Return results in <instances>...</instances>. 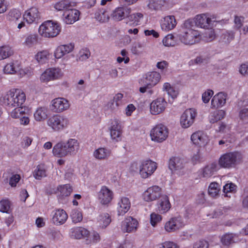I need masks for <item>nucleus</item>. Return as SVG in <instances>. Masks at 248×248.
Wrapping results in <instances>:
<instances>
[{
    "label": "nucleus",
    "mask_w": 248,
    "mask_h": 248,
    "mask_svg": "<svg viewBox=\"0 0 248 248\" xmlns=\"http://www.w3.org/2000/svg\"><path fill=\"white\" fill-rule=\"evenodd\" d=\"M79 149V143L75 139H69L66 141L57 143L53 148V155L58 157L76 155Z\"/></svg>",
    "instance_id": "1"
},
{
    "label": "nucleus",
    "mask_w": 248,
    "mask_h": 248,
    "mask_svg": "<svg viewBox=\"0 0 248 248\" xmlns=\"http://www.w3.org/2000/svg\"><path fill=\"white\" fill-rule=\"evenodd\" d=\"M192 22L186 20L184 24L182 32L179 34V39L186 45H192L198 42L201 39L199 32L191 28Z\"/></svg>",
    "instance_id": "2"
},
{
    "label": "nucleus",
    "mask_w": 248,
    "mask_h": 248,
    "mask_svg": "<svg viewBox=\"0 0 248 248\" xmlns=\"http://www.w3.org/2000/svg\"><path fill=\"white\" fill-rule=\"evenodd\" d=\"M243 155L238 152H230L221 155L218 160L219 167L230 169L235 168L243 162Z\"/></svg>",
    "instance_id": "3"
},
{
    "label": "nucleus",
    "mask_w": 248,
    "mask_h": 248,
    "mask_svg": "<svg viewBox=\"0 0 248 248\" xmlns=\"http://www.w3.org/2000/svg\"><path fill=\"white\" fill-rule=\"evenodd\" d=\"M26 99V95L23 91L18 89H13L4 95L3 102L10 109L15 107L22 106Z\"/></svg>",
    "instance_id": "4"
},
{
    "label": "nucleus",
    "mask_w": 248,
    "mask_h": 248,
    "mask_svg": "<svg viewBox=\"0 0 248 248\" xmlns=\"http://www.w3.org/2000/svg\"><path fill=\"white\" fill-rule=\"evenodd\" d=\"M61 28L57 22L48 20L43 23L39 28V34L44 37H54L60 32Z\"/></svg>",
    "instance_id": "5"
},
{
    "label": "nucleus",
    "mask_w": 248,
    "mask_h": 248,
    "mask_svg": "<svg viewBox=\"0 0 248 248\" xmlns=\"http://www.w3.org/2000/svg\"><path fill=\"white\" fill-rule=\"evenodd\" d=\"M47 124L54 131H60L67 127L69 120L63 115H54L48 120Z\"/></svg>",
    "instance_id": "6"
},
{
    "label": "nucleus",
    "mask_w": 248,
    "mask_h": 248,
    "mask_svg": "<svg viewBox=\"0 0 248 248\" xmlns=\"http://www.w3.org/2000/svg\"><path fill=\"white\" fill-rule=\"evenodd\" d=\"M168 128L165 125L159 124L155 126L151 131L150 136L152 140L157 142H162L168 137Z\"/></svg>",
    "instance_id": "7"
},
{
    "label": "nucleus",
    "mask_w": 248,
    "mask_h": 248,
    "mask_svg": "<svg viewBox=\"0 0 248 248\" xmlns=\"http://www.w3.org/2000/svg\"><path fill=\"white\" fill-rule=\"evenodd\" d=\"M63 72L59 68H51L46 69L41 75L40 80L44 82L56 80L62 77Z\"/></svg>",
    "instance_id": "8"
},
{
    "label": "nucleus",
    "mask_w": 248,
    "mask_h": 248,
    "mask_svg": "<svg viewBox=\"0 0 248 248\" xmlns=\"http://www.w3.org/2000/svg\"><path fill=\"white\" fill-rule=\"evenodd\" d=\"M162 189L158 186L148 187L143 193L142 197L145 202H150L160 198L162 196Z\"/></svg>",
    "instance_id": "9"
},
{
    "label": "nucleus",
    "mask_w": 248,
    "mask_h": 248,
    "mask_svg": "<svg viewBox=\"0 0 248 248\" xmlns=\"http://www.w3.org/2000/svg\"><path fill=\"white\" fill-rule=\"evenodd\" d=\"M69 107L70 103L66 99L58 97L51 101L50 108L54 112L60 113L68 109Z\"/></svg>",
    "instance_id": "10"
},
{
    "label": "nucleus",
    "mask_w": 248,
    "mask_h": 248,
    "mask_svg": "<svg viewBox=\"0 0 248 248\" xmlns=\"http://www.w3.org/2000/svg\"><path fill=\"white\" fill-rule=\"evenodd\" d=\"M156 167L155 162L151 160L144 161L140 166V174L143 178H146L153 174Z\"/></svg>",
    "instance_id": "11"
},
{
    "label": "nucleus",
    "mask_w": 248,
    "mask_h": 248,
    "mask_svg": "<svg viewBox=\"0 0 248 248\" xmlns=\"http://www.w3.org/2000/svg\"><path fill=\"white\" fill-rule=\"evenodd\" d=\"M185 226L183 218L180 216L171 218L165 225V229L168 232H173L178 230Z\"/></svg>",
    "instance_id": "12"
},
{
    "label": "nucleus",
    "mask_w": 248,
    "mask_h": 248,
    "mask_svg": "<svg viewBox=\"0 0 248 248\" xmlns=\"http://www.w3.org/2000/svg\"><path fill=\"white\" fill-rule=\"evenodd\" d=\"M196 112L194 109H186L183 113L180 119V123L183 128H188L194 123Z\"/></svg>",
    "instance_id": "13"
},
{
    "label": "nucleus",
    "mask_w": 248,
    "mask_h": 248,
    "mask_svg": "<svg viewBox=\"0 0 248 248\" xmlns=\"http://www.w3.org/2000/svg\"><path fill=\"white\" fill-rule=\"evenodd\" d=\"M167 103L164 98H158L150 104V112L153 115L162 113L165 109Z\"/></svg>",
    "instance_id": "14"
},
{
    "label": "nucleus",
    "mask_w": 248,
    "mask_h": 248,
    "mask_svg": "<svg viewBox=\"0 0 248 248\" xmlns=\"http://www.w3.org/2000/svg\"><path fill=\"white\" fill-rule=\"evenodd\" d=\"M195 22L199 27L209 29L212 25V16L208 14L198 15L195 17Z\"/></svg>",
    "instance_id": "15"
},
{
    "label": "nucleus",
    "mask_w": 248,
    "mask_h": 248,
    "mask_svg": "<svg viewBox=\"0 0 248 248\" xmlns=\"http://www.w3.org/2000/svg\"><path fill=\"white\" fill-rule=\"evenodd\" d=\"M138 221L131 217H128L122 222V230L124 232L128 233L135 232L137 231Z\"/></svg>",
    "instance_id": "16"
},
{
    "label": "nucleus",
    "mask_w": 248,
    "mask_h": 248,
    "mask_svg": "<svg viewBox=\"0 0 248 248\" xmlns=\"http://www.w3.org/2000/svg\"><path fill=\"white\" fill-rule=\"evenodd\" d=\"M79 12L73 8H70L63 12L62 19L67 24H71L79 19Z\"/></svg>",
    "instance_id": "17"
},
{
    "label": "nucleus",
    "mask_w": 248,
    "mask_h": 248,
    "mask_svg": "<svg viewBox=\"0 0 248 248\" xmlns=\"http://www.w3.org/2000/svg\"><path fill=\"white\" fill-rule=\"evenodd\" d=\"M219 169V167L217 164L214 162L201 169L199 171V175L200 178H209Z\"/></svg>",
    "instance_id": "18"
},
{
    "label": "nucleus",
    "mask_w": 248,
    "mask_h": 248,
    "mask_svg": "<svg viewBox=\"0 0 248 248\" xmlns=\"http://www.w3.org/2000/svg\"><path fill=\"white\" fill-rule=\"evenodd\" d=\"M52 221L56 225L64 224L68 218V215L66 212L62 209H56L51 213Z\"/></svg>",
    "instance_id": "19"
},
{
    "label": "nucleus",
    "mask_w": 248,
    "mask_h": 248,
    "mask_svg": "<svg viewBox=\"0 0 248 248\" xmlns=\"http://www.w3.org/2000/svg\"><path fill=\"white\" fill-rule=\"evenodd\" d=\"M23 18L28 24L37 23L40 18V14L38 9L36 7H31L27 10L23 16Z\"/></svg>",
    "instance_id": "20"
},
{
    "label": "nucleus",
    "mask_w": 248,
    "mask_h": 248,
    "mask_svg": "<svg viewBox=\"0 0 248 248\" xmlns=\"http://www.w3.org/2000/svg\"><path fill=\"white\" fill-rule=\"evenodd\" d=\"M131 13V9L127 7H120L116 8L111 13V17L116 21H121L127 17Z\"/></svg>",
    "instance_id": "21"
},
{
    "label": "nucleus",
    "mask_w": 248,
    "mask_h": 248,
    "mask_svg": "<svg viewBox=\"0 0 248 248\" xmlns=\"http://www.w3.org/2000/svg\"><path fill=\"white\" fill-rule=\"evenodd\" d=\"M113 192L106 186H102L98 193V199L102 204H107L113 198Z\"/></svg>",
    "instance_id": "22"
},
{
    "label": "nucleus",
    "mask_w": 248,
    "mask_h": 248,
    "mask_svg": "<svg viewBox=\"0 0 248 248\" xmlns=\"http://www.w3.org/2000/svg\"><path fill=\"white\" fill-rule=\"evenodd\" d=\"M157 211L160 214H164L168 212L171 208L169 197L166 195H162L157 203Z\"/></svg>",
    "instance_id": "23"
},
{
    "label": "nucleus",
    "mask_w": 248,
    "mask_h": 248,
    "mask_svg": "<svg viewBox=\"0 0 248 248\" xmlns=\"http://www.w3.org/2000/svg\"><path fill=\"white\" fill-rule=\"evenodd\" d=\"M162 30L168 31L173 29L176 25V21L173 16H168L163 18L160 22Z\"/></svg>",
    "instance_id": "24"
},
{
    "label": "nucleus",
    "mask_w": 248,
    "mask_h": 248,
    "mask_svg": "<svg viewBox=\"0 0 248 248\" xmlns=\"http://www.w3.org/2000/svg\"><path fill=\"white\" fill-rule=\"evenodd\" d=\"M131 206L130 202L127 197H122L117 205V212L119 216H123L129 210Z\"/></svg>",
    "instance_id": "25"
},
{
    "label": "nucleus",
    "mask_w": 248,
    "mask_h": 248,
    "mask_svg": "<svg viewBox=\"0 0 248 248\" xmlns=\"http://www.w3.org/2000/svg\"><path fill=\"white\" fill-rule=\"evenodd\" d=\"M227 95L223 93L216 94L211 100V106L213 108H219L223 106L226 101Z\"/></svg>",
    "instance_id": "26"
},
{
    "label": "nucleus",
    "mask_w": 248,
    "mask_h": 248,
    "mask_svg": "<svg viewBox=\"0 0 248 248\" xmlns=\"http://www.w3.org/2000/svg\"><path fill=\"white\" fill-rule=\"evenodd\" d=\"M8 16L10 20L18 23V29H20L25 26V22L22 20L23 18L21 17V14L19 10L16 9L11 10L9 12Z\"/></svg>",
    "instance_id": "27"
},
{
    "label": "nucleus",
    "mask_w": 248,
    "mask_h": 248,
    "mask_svg": "<svg viewBox=\"0 0 248 248\" xmlns=\"http://www.w3.org/2000/svg\"><path fill=\"white\" fill-rule=\"evenodd\" d=\"M71 237L79 239L82 238H88L90 235L89 231L82 227H77L72 229Z\"/></svg>",
    "instance_id": "28"
},
{
    "label": "nucleus",
    "mask_w": 248,
    "mask_h": 248,
    "mask_svg": "<svg viewBox=\"0 0 248 248\" xmlns=\"http://www.w3.org/2000/svg\"><path fill=\"white\" fill-rule=\"evenodd\" d=\"M161 76L159 73L153 72L146 75L145 82L150 87L155 85L159 81Z\"/></svg>",
    "instance_id": "29"
},
{
    "label": "nucleus",
    "mask_w": 248,
    "mask_h": 248,
    "mask_svg": "<svg viewBox=\"0 0 248 248\" xmlns=\"http://www.w3.org/2000/svg\"><path fill=\"white\" fill-rule=\"evenodd\" d=\"M76 5L75 2L70 0H63L55 4L54 8L57 11H63L64 12L70 8H74Z\"/></svg>",
    "instance_id": "30"
},
{
    "label": "nucleus",
    "mask_w": 248,
    "mask_h": 248,
    "mask_svg": "<svg viewBox=\"0 0 248 248\" xmlns=\"http://www.w3.org/2000/svg\"><path fill=\"white\" fill-rule=\"evenodd\" d=\"M184 160L179 157H172L169 161V168L171 170H179L183 168Z\"/></svg>",
    "instance_id": "31"
},
{
    "label": "nucleus",
    "mask_w": 248,
    "mask_h": 248,
    "mask_svg": "<svg viewBox=\"0 0 248 248\" xmlns=\"http://www.w3.org/2000/svg\"><path fill=\"white\" fill-rule=\"evenodd\" d=\"M111 152L105 148H99L95 150L93 153L94 157L99 160L107 159L110 155Z\"/></svg>",
    "instance_id": "32"
},
{
    "label": "nucleus",
    "mask_w": 248,
    "mask_h": 248,
    "mask_svg": "<svg viewBox=\"0 0 248 248\" xmlns=\"http://www.w3.org/2000/svg\"><path fill=\"white\" fill-rule=\"evenodd\" d=\"M50 54L48 50L40 51L35 55V58L38 63L44 64L50 59Z\"/></svg>",
    "instance_id": "33"
},
{
    "label": "nucleus",
    "mask_w": 248,
    "mask_h": 248,
    "mask_svg": "<svg viewBox=\"0 0 248 248\" xmlns=\"http://www.w3.org/2000/svg\"><path fill=\"white\" fill-rule=\"evenodd\" d=\"M47 109L46 107H39L34 113V119L36 121L41 122L47 117Z\"/></svg>",
    "instance_id": "34"
},
{
    "label": "nucleus",
    "mask_w": 248,
    "mask_h": 248,
    "mask_svg": "<svg viewBox=\"0 0 248 248\" xmlns=\"http://www.w3.org/2000/svg\"><path fill=\"white\" fill-rule=\"evenodd\" d=\"M204 136L201 131L194 133L191 137V140L194 144L201 146L205 143Z\"/></svg>",
    "instance_id": "35"
},
{
    "label": "nucleus",
    "mask_w": 248,
    "mask_h": 248,
    "mask_svg": "<svg viewBox=\"0 0 248 248\" xmlns=\"http://www.w3.org/2000/svg\"><path fill=\"white\" fill-rule=\"evenodd\" d=\"M226 113L223 110H218L211 113L209 116V121L211 123H215L225 117Z\"/></svg>",
    "instance_id": "36"
},
{
    "label": "nucleus",
    "mask_w": 248,
    "mask_h": 248,
    "mask_svg": "<svg viewBox=\"0 0 248 248\" xmlns=\"http://www.w3.org/2000/svg\"><path fill=\"white\" fill-rule=\"evenodd\" d=\"M99 226L102 228L108 226L111 222L110 217L108 213H104L99 215L98 218Z\"/></svg>",
    "instance_id": "37"
},
{
    "label": "nucleus",
    "mask_w": 248,
    "mask_h": 248,
    "mask_svg": "<svg viewBox=\"0 0 248 248\" xmlns=\"http://www.w3.org/2000/svg\"><path fill=\"white\" fill-rule=\"evenodd\" d=\"M165 3L164 0H150L147 6L152 10H158L162 8Z\"/></svg>",
    "instance_id": "38"
},
{
    "label": "nucleus",
    "mask_w": 248,
    "mask_h": 248,
    "mask_svg": "<svg viewBox=\"0 0 248 248\" xmlns=\"http://www.w3.org/2000/svg\"><path fill=\"white\" fill-rule=\"evenodd\" d=\"M33 176L36 179L41 180L46 176V170L42 165H38L33 172Z\"/></svg>",
    "instance_id": "39"
},
{
    "label": "nucleus",
    "mask_w": 248,
    "mask_h": 248,
    "mask_svg": "<svg viewBox=\"0 0 248 248\" xmlns=\"http://www.w3.org/2000/svg\"><path fill=\"white\" fill-rule=\"evenodd\" d=\"M58 190L60 193V195L63 197L69 196L72 191V188L70 185L66 184L62 186H60L58 187Z\"/></svg>",
    "instance_id": "40"
},
{
    "label": "nucleus",
    "mask_w": 248,
    "mask_h": 248,
    "mask_svg": "<svg viewBox=\"0 0 248 248\" xmlns=\"http://www.w3.org/2000/svg\"><path fill=\"white\" fill-rule=\"evenodd\" d=\"M237 186L232 183H230L226 184L223 186V191L225 193L224 196L226 197H231V195H229L230 193L235 192L236 191Z\"/></svg>",
    "instance_id": "41"
},
{
    "label": "nucleus",
    "mask_w": 248,
    "mask_h": 248,
    "mask_svg": "<svg viewBox=\"0 0 248 248\" xmlns=\"http://www.w3.org/2000/svg\"><path fill=\"white\" fill-rule=\"evenodd\" d=\"M163 90L167 92L169 95L172 98L177 97L178 92L174 87L171 86L170 83H165L163 85Z\"/></svg>",
    "instance_id": "42"
},
{
    "label": "nucleus",
    "mask_w": 248,
    "mask_h": 248,
    "mask_svg": "<svg viewBox=\"0 0 248 248\" xmlns=\"http://www.w3.org/2000/svg\"><path fill=\"white\" fill-rule=\"evenodd\" d=\"M11 203L8 199H3L0 201V211L9 213L11 211Z\"/></svg>",
    "instance_id": "43"
},
{
    "label": "nucleus",
    "mask_w": 248,
    "mask_h": 248,
    "mask_svg": "<svg viewBox=\"0 0 248 248\" xmlns=\"http://www.w3.org/2000/svg\"><path fill=\"white\" fill-rule=\"evenodd\" d=\"M219 185L216 182L211 183L208 187V193L213 197L217 196L220 191Z\"/></svg>",
    "instance_id": "44"
},
{
    "label": "nucleus",
    "mask_w": 248,
    "mask_h": 248,
    "mask_svg": "<svg viewBox=\"0 0 248 248\" xmlns=\"http://www.w3.org/2000/svg\"><path fill=\"white\" fill-rule=\"evenodd\" d=\"M38 41V36L36 34H30L28 35L25 41L24 44L31 47L35 45Z\"/></svg>",
    "instance_id": "45"
},
{
    "label": "nucleus",
    "mask_w": 248,
    "mask_h": 248,
    "mask_svg": "<svg viewBox=\"0 0 248 248\" xmlns=\"http://www.w3.org/2000/svg\"><path fill=\"white\" fill-rule=\"evenodd\" d=\"M13 51L8 46H2L0 47V60L6 59L12 55Z\"/></svg>",
    "instance_id": "46"
},
{
    "label": "nucleus",
    "mask_w": 248,
    "mask_h": 248,
    "mask_svg": "<svg viewBox=\"0 0 248 248\" xmlns=\"http://www.w3.org/2000/svg\"><path fill=\"white\" fill-rule=\"evenodd\" d=\"M11 112V116L14 119L19 118L25 113V109L23 106L15 107Z\"/></svg>",
    "instance_id": "47"
},
{
    "label": "nucleus",
    "mask_w": 248,
    "mask_h": 248,
    "mask_svg": "<svg viewBox=\"0 0 248 248\" xmlns=\"http://www.w3.org/2000/svg\"><path fill=\"white\" fill-rule=\"evenodd\" d=\"M95 15L96 18L101 22L107 21L109 17L108 11L104 9L100 10L99 12Z\"/></svg>",
    "instance_id": "48"
},
{
    "label": "nucleus",
    "mask_w": 248,
    "mask_h": 248,
    "mask_svg": "<svg viewBox=\"0 0 248 248\" xmlns=\"http://www.w3.org/2000/svg\"><path fill=\"white\" fill-rule=\"evenodd\" d=\"M70 216L72 221L75 223L80 222L83 218L81 212L78 210H73Z\"/></svg>",
    "instance_id": "49"
},
{
    "label": "nucleus",
    "mask_w": 248,
    "mask_h": 248,
    "mask_svg": "<svg viewBox=\"0 0 248 248\" xmlns=\"http://www.w3.org/2000/svg\"><path fill=\"white\" fill-rule=\"evenodd\" d=\"M235 33L233 31H226L221 36L222 41L225 43H229L234 38Z\"/></svg>",
    "instance_id": "50"
},
{
    "label": "nucleus",
    "mask_w": 248,
    "mask_h": 248,
    "mask_svg": "<svg viewBox=\"0 0 248 248\" xmlns=\"http://www.w3.org/2000/svg\"><path fill=\"white\" fill-rule=\"evenodd\" d=\"M163 43L166 46H173L176 43L174 37L172 34L167 35L163 39Z\"/></svg>",
    "instance_id": "51"
},
{
    "label": "nucleus",
    "mask_w": 248,
    "mask_h": 248,
    "mask_svg": "<svg viewBox=\"0 0 248 248\" xmlns=\"http://www.w3.org/2000/svg\"><path fill=\"white\" fill-rule=\"evenodd\" d=\"M122 130H110L111 139L115 142H118L121 140Z\"/></svg>",
    "instance_id": "52"
},
{
    "label": "nucleus",
    "mask_w": 248,
    "mask_h": 248,
    "mask_svg": "<svg viewBox=\"0 0 248 248\" xmlns=\"http://www.w3.org/2000/svg\"><path fill=\"white\" fill-rule=\"evenodd\" d=\"M91 53L89 50L87 49H82L78 53V60L79 61H84L87 60L90 56Z\"/></svg>",
    "instance_id": "53"
},
{
    "label": "nucleus",
    "mask_w": 248,
    "mask_h": 248,
    "mask_svg": "<svg viewBox=\"0 0 248 248\" xmlns=\"http://www.w3.org/2000/svg\"><path fill=\"white\" fill-rule=\"evenodd\" d=\"M234 234L232 233H228L224 235L221 238L222 243L225 245H229L234 243Z\"/></svg>",
    "instance_id": "54"
},
{
    "label": "nucleus",
    "mask_w": 248,
    "mask_h": 248,
    "mask_svg": "<svg viewBox=\"0 0 248 248\" xmlns=\"http://www.w3.org/2000/svg\"><path fill=\"white\" fill-rule=\"evenodd\" d=\"M100 240V237L98 233L97 232H93L91 235L90 234L88 238H87L86 243L89 244L91 243H96L99 242Z\"/></svg>",
    "instance_id": "55"
},
{
    "label": "nucleus",
    "mask_w": 248,
    "mask_h": 248,
    "mask_svg": "<svg viewBox=\"0 0 248 248\" xmlns=\"http://www.w3.org/2000/svg\"><path fill=\"white\" fill-rule=\"evenodd\" d=\"M64 46H62V45L58 46L56 48L54 53V56L56 59H61L66 54V53L65 52V50H64Z\"/></svg>",
    "instance_id": "56"
},
{
    "label": "nucleus",
    "mask_w": 248,
    "mask_h": 248,
    "mask_svg": "<svg viewBox=\"0 0 248 248\" xmlns=\"http://www.w3.org/2000/svg\"><path fill=\"white\" fill-rule=\"evenodd\" d=\"M143 15L140 13H136L132 14L128 16L129 20L134 21L136 25H138L140 21V20L143 18Z\"/></svg>",
    "instance_id": "57"
},
{
    "label": "nucleus",
    "mask_w": 248,
    "mask_h": 248,
    "mask_svg": "<svg viewBox=\"0 0 248 248\" xmlns=\"http://www.w3.org/2000/svg\"><path fill=\"white\" fill-rule=\"evenodd\" d=\"M230 210V207H220L219 208L216 209L214 211V217H217L221 215L225 214L228 213V212Z\"/></svg>",
    "instance_id": "58"
},
{
    "label": "nucleus",
    "mask_w": 248,
    "mask_h": 248,
    "mask_svg": "<svg viewBox=\"0 0 248 248\" xmlns=\"http://www.w3.org/2000/svg\"><path fill=\"white\" fill-rule=\"evenodd\" d=\"M162 219V217L161 215L153 213L150 215V221L152 226H155V225Z\"/></svg>",
    "instance_id": "59"
},
{
    "label": "nucleus",
    "mask_w": 248,
    "mask_h": 248,
    "mask_svg": "<svg viewBox=\"0 0 248 248\" xmlns=\"http://www.w3.org/2000/svg\"><path fill=\"white\" fill-rule=\"evenodd\" d=\"M4 73L8 74H13L16 72L15 67L14 66L13 62H10L7 64L3 69Z\"/></svg>",
    "instance_id": "60"
},
{
    "label": "nucleus",
    "mask_w": 248,
    "mask_h": 248,
    "mask_svg": "<svg viewBox=\"0 0 248 248\" xmlns=\"http://www.w3.org/2000/svg\"><path fill=\"white\" fill-rule=\"evenodd\" d=\"M244 17L241 16H235L234 17V28L236 30H239L242 26L244 22Z\"/></svg>",
    "instance_id": "61"
},
{
    "label": "nucleus",
    "mask_w": 248,
    "mask_h": 248,
    "mask_svg": "<svg viewBox=\"0 0 248 248\" xmlns=\"http://www.w3.org/2000/svg\"><path fill=\"white\" fill-rule=\"evenodd\" d=\"M216 37L214 31L210 30L206 31L204 34V39L207 42H211Z\"/></svg>",
    "instance_id": "62"
},
{
    "label": "nucleus",
    "mask_w": 248,
    "mask_h": 248,
    "mask_svg": "<svg viewBox=\"0 0 248 248\" xmlns=\"http://www.w3.org/2000/svg\"><path fill=\"white\" fill-rule=\"evenodd\" d=\"M239 117L243 122H248V108H244L240 110Z\"/></svg>",
    "instance_id": "63"
},
{
    "label": "nucleus",
    "mask_w": 248,
    "mask_h": 248,
    "mask_svg": "<svg viewBox=\"0 0 248 248\" xmlns=\"http://www.w3.org/2000/svg\"><path fill=\"white\" fill-rule=\"evenodd\" d=\"M213 94V91L211 90H208L207 91L205 92L202 95V100L203 102L204 103L209 102Z\"/></svg>",
    "instance_id": "64"
}]
</instances>
